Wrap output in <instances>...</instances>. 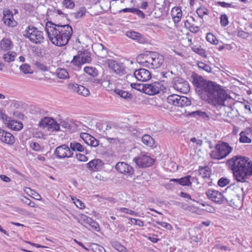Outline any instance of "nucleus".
Returning a JSON list of instances; mask_svg holds the SVG:
<instances>
[{"label": "nucleus", "instance_id": "60", "mask_svg": "<svg viewBox=\"0 0 252 252\" xmlns=\"http://www.w3.org/2000/svg\"><path fill=\"white\" fill-rule=\"evenodd\" d=\"M76 157L77 159L80 161L85 162L88 159V158L85 155L82 154H76Z\"/></svg>", "mask_w": 252, "mask_h": 252}, {"label": "nucleus", "instance_id": "24", "mask_svg": "<svg viewBox=\"0 0 252 252\" xmlns=\"http://www.w3.org/2000/svg\"><path fill=\"white\" fill-rule=\"evenodd\" d=\"M199 174L202 176L203 178L209 179L210 177L211 170L210 168L206 166L204 167H199Z\"/></svg>", "mask_w": 252, "mask_h": 252}, {"label": "nucleus", "instance_id": "43", "mask_svg": "<svg viewBox=\"0 0 252 252\" xmlns=\"http://www.w3.org/2000/svg\"><path fill=\"white\" fill-rule=\"evenodd\" d=\"M20 68L21 71H22L24 74L32 73V71H31V66L27 63L22 64L20 66Z\"/></svg>", "mask_w": 252, "mask_h": 252}, {"label": "nucleus", "instance_id": "58", "mask_svg": "<svg viewBox=\"0 0 252 252\" xmlns=\"http://www.w3.org/2000/svg\"><path fill=\"white\" fill-rule=\"evenodd\" d=\"M30 147L35 151H39L41 150L40 145L36 142H32L30 144Z\"/></svg>", "mask_w": 252, "mask_h": 252}, {"label": "nucleus", "instance_id": "35", "mask_svg": "<svg viewBox=\"0 0 252 252\" xmlns=\"http://www.w3.org/2000/svg\"><path fill=\"white\" fill-rule=\"evenodd\" d=\"M53 122L52 121L49 124L48 129L51 130L52 131H62L60 129V125L54 119H53Z\"/></svg>", "mask_w": 252, "mask_h": 252}, {"label": "nucleus", "instance_id": "50", "mask_svg": "<svg viewBox=\"0 0 252 252\" xmlns=\"http://www.w3.org/2000/svg\"><path fill=\"white\" fill-rule=\"evenodd\" d=\"M72 200H73V203L75 204L77 207L80 209H83L85 208L84 203L79 199H77V198L74 197L72 198Z\"/></svg>", "mask_w": 252, "mask_h": 252}, {"label": "nucleus", "instance_id": "12", "mask_svg": "<svg viewBox=\"0 0 252 252\" xmlns=\"http://www.w3.org/2000/svg\"><path fill=\"white\" fill-rule=\"evenodd\" d=\"M133 161L139 168H146L152 166L155 161L153 158L145 154H141L133 158Z\"/></svg>", "mask_w": 252, "mask_h": 252}, {"label": "nucleus", "instance_id": "53", "mask_svg": "<svg viewBox=\"0 0 252 252\" xmlns=\"http://www.w3.org/2000/svg\"><path fill=\"white\" fill-rule=\"evenodd\" d=\"M217 4L218 5H220L222 7H225V8H229V7L236 8L237 7V5H233L230 3H227L224 1H218L217 2Z\"/></svg>", "mask_w": 252, "mask_h": 252}, {"label": "nucleus", "instance_id": "57", "mask_svg": "<svg viewBox=\"0 0 252 252\" xmlns=\"http://www.w3.org/2000/svg\"><path fill=\"white\" fill-rule=\"evenodd\" d=\"M156 223L166 229L171 230L172 228L171 225L167 222L157 221Z\"/></svg>", "mask_w": 252, "mask_h": 252}, {"label": "nucleus", "instance_id": "6", "mask_svg": "<svg viewBox=\"0 0 252 252\" xmlns=\"http://www.w3.org/2000/svg\"><path fill=\"white\" fill-rule=\"evenodd\" d=\"M103 133L104 137L109 143H112V140H114V142H120L119 135L122 133V128L115 123L110 124L107 125Z\"/></svg>", "mask_w": 252, "mask_h": 252}, {"label": "nucleus", "instance_id": "49", "mask_svg": "<svg viewBox=\"0 0 252 252\" xmlns=\"http://www.w3.org/2000/svg\"><path fill=\"white\" fill-rule=\"evenodd\" d=\"M62 3L67 8L72 9L75 6V3L72 0H63Z\"/></svg>", "mask_w": 252, "mask_h": 252}, {"label": "nucleus", "instance_id": "7", "mask_svg": "<svg viewBox=\"0 0 252 252\" xmlns=\"http://www.w3.org/2000/svg\"><path fill=\"white\" fill-rule=\"evenodd\" d=\"M24 36L35 44H40L44 40L43 32L33 26H29L25 31Z\"/></svg>", "mask_w": 252, "mask_h": 252}, {"label": "nucleus", "instance_id": "48", "mask_svg": "<svg viewBox=\"0 0 252 252\" xmlns=\"http://www.w3.org/2000/svg\"><path fill=\"white\" fill-rule=\"evenodd\" d=\"M220 23L222 27H226L228 25V18L226 14H222L220 17Z\"/></svg>", "mask_w": 252, "mask_h": 252}, {"label": "nucleus", "instance_id": "54", "mask_svg": "<svg viewBox=\"0 0 252 252\" xmlns=\"http://www.w3.org/2000/svg\"><path fill=\"white\" fill-rule=\"evenodd\" d=\"M92 147H96L99 145V141L96 140L94 137L91 136V138L89 140V142L88 144Z\"/></svg>", "mask_w": 252, "mask_h": 252}, {"label": "nucleus", "instance_id": "37", "mask_svg": "<svg viewBox=\"0 0 252 252\" xmlns=\"http://www.w3.org/2000/svg\"><path fill=\"white\" fill-rule=\"evenodd\" d=\"M196 12L198 16L201 18H202L204 15H208L209 13L208 10L205 6H201L197 8Z\"/></svg>", "mask_w": 252, "mask_h": 252}, {"label": "nucleus", "instance_id": "39", "mask_svg": "<svg viewBox=\"0 0 252 252\" xmlns=\"http://www.w3.org/2000/svg\"><path fill=\"white\" fill-rule=\"evenodd\" d=\"M239 141L241 143H250L252 142V140L248 137L246 135V133L245 131H242L240 134Z\"/></svg>", "mask_w": 252, "mask_h": 252}, {"label": "nucleus", "instance_id": "18", "mask_svg": "<svg viewBox=\"0 0 252 252\" xmlns=\"http://www.w3.org/2000/svg\"><path fill=\"white\" fill-rule=\"evenodd\" d=\"M0 140L6 144L12 145L15 139L11 133L0 128Z\"/></svg>", "mask_w": 252, "mask_h": 252}, {"label": "nucleus", "instance_id": "56", "mask_svg": "<svg viewBox=\"0 0 252 252\" xmlns=\"http://www.w3.org/2000/svg\"><path fill=\"white\" fill-rule=\"evenodd\" d=\"M91 135L86 133H82L80 134L81 138L84 141L85 143H86L87 145L89 142L90 138H91Z\"/></svg>", "mask_w": 252, "mask_h": 252}, {"label": "nucleus", "instance_id": "3", "mask_svg": "<svg viewBox=\"0 0 252 252\" xmlns=\"http://www.w3.org/2000/svg\"><path fill=\"white\" fill-rule=\"evenodd\" d=\"M227 164L238 182L250 185L248 180L252 176V163L249 161V158L241 156H235L228 159Z\"/></svg>", "mask_w": 252, "mask_h": 252}, {"label": "nucleus", "instance_id": "19", "mask_svg": "<svg viewBox=\"0 0 252 252\" xmlns=\"http://www.w3.org/2000/svg\"><path fill=\"white\" fill-rule=\"evenodd\" d=\"M103 163L100 159H94L86 164L87 168L90 171H97L100 170L103 167Z\"/></svg>", "mask_w": 252, "mask_h": 252}, {"label": "nucleus", "instance_id": "13", "mask_svg": "<svg viewBox=\"0 0 252 252\" xmlns=\"http://www.w3.org/2000/svg\"><path fill=\"white\" fill-rule=\"evenodd\" d=\"M54 155L59 159L65 158H71L73 153L70 150L69 146L66 144H63L57 147L54 151Z\"/></svg>", "mask_w": 252, "mask_h": 252}, {"label": "nucleus", "instance_id": "40", "mask_svg": "<svg viewBox=\"0 0 252 252\" xmlns=\"http://www.w3.org/2000/svg\"><path fill=\"white\" fill-rule=\"evenodd\" d=\"M197 64L198 68L203 69L208 73L212 71V68L210 66L202 62H198Z\"/></svg>", "mask_w": 252, "mask_h": 252}, {"label": "nucleus", "instance_id": "59", "mask_svg": "<svg viewBox=\"0 0 252 252\" xmlns=\"http://www.w3.org/2000/svg\"><path fill=\"white\" fill-rule=\"evenodd\" d=\"M131 223L138 225L139 226H143L144 225V221L134 218H129Z\"/></svg>", "mask_w": 252, "mask_h": 252}, {"label": "nucleus", "instance_id": "51", "mask_svg": "<svg viewBox=\"0 0 252 252\" xmlns=\"http://www.w3.org/2000/svg\"><path fill=\"white\" fill-rule=\"evenodd\" d=\"M235 34H236L238 37H241L243 38H246L248 37V33L241 29H237L235 32Z\"/></svg>", "mask_w": 252, "mask_h": 252}, {"label": "nucleus", "instance_id": "9", "mask_svg": "<svg viewBox=\"0 0 252 252\" xmlns=\"http://www.w3.org/2000/svg\"><path fill=\"white\" fill-rule=\"evenodd\" d=\"M91 53L88 50L79 51L77 55L73 57L71 63L78 67L86 63H90L92 61Z\"/></svg>", "mask_w": 252, "mask_h": 252}, {"label": "nucleus", "instance_id": "2", "mask_svg": "<svg viewBox=\"0 0 252 252\" xmlns=\"http://www.w3.org/2000/svg\"><path fill=\"white\" fill-rule=\"evenodd\" d=\"M45 30L51 43L59 47L66 45L73 33L72 28L69 24H56L52 22L46 23Z\"/></svg>", "mask_w": 252, "mask_h": 252}, {"label": "nucleus", "instance_id": "5", "mask_svg": "<svg viewBox=\"0 0 252 252\" xmlns=\"http://www.w3.org/2000/svg\"><path fill=\"white\" fill-rule=\"evenodd\" d=\"M232 150V147L227 142H219L210 153V157L213 159H221L226 157Z\"/></svg>", "mask_w": 252, "mask_h": 252}, {"label": "nucleus", "instance_id": "27", "mask_svg": "<svg viewBox=\"0 0 252 252\" xmlns=\"http://www.w3.org/2000/svg\"><path fill=\"white\" fill-rule=\"evenodd\" d=\"M179 100L178 107H184L191 104V100L187 97L180 96Z\"/></svg>", "mask_w": 252, "mask_h": 252}, {"label": "nucleus", "instance_id": "42", "mask_svg": "<svg viewBox=\"0 0 252 252\" xmlns=\"http://www.w3.org/2000/svg\"><path fill=\"white\" fill-rule=\"evenodd\" d=\"M191 50L194 52L198 54V55H199L201 56H203L205 58L207 57L206 55H205V53H206L205 50L200 47L194 46L191 47Z\"/></svg>", "mask_w": 252, "mask_h": 252}, {"label": "nucleus", "instance_id": "45", "mask_svg": "<svg viewBox=\"0 0 252 252\" xmlns=\"http://www.w3.org/2000/svg\"><path fill=\"white\" fill-rule=\"evenodd\" d=\"M189 115L191 117H195L198 116L199 117H201L203 118H206L208 117L206 113L205 112H202L199 110L193 111L189 114Z\"/></svg>", "mask_w": 252, "mask_h": 252}, {"label": "nucleus", "instance_id": "61", "mask_svg": "<svg viewBox=\"0 0 252 252\" xmlns=\"http://www.w3.org/2000/svg\"><path fill=\"white\" fill-rule=\"evenodd\" d=\"M34 65L38 69L41 70V71H46L47 70L46 66L44 64H43L40 62H36L34 63Z\"/></svg>", "mask_w": 252, "mask_h": 252}, {"label": "nucleus", "instance_id": "4", "mask_svg": "<svg viewBox=\"0 0 252 252\" xmlns=\"http://www.w3.org/2000/svg\"><path fill=\"white\" fill-rule=\"evenodd\" d=\"M139 59H147L145 62L142 63V65L156 69L160 67L163 64L164 59L162 55L157 52L147 51L146 53L140 54Z\"/></svg>", "mask_w": 252, "mask_h": 252}, {"label": "nucleus", "instance_id": "20", "mask_svg": "<svg viewBox=\"0 0 252 252\" xmlns=\"http://www.w3.org/2000/svg\"><path fill=\"white\" fill-rule=\"evenodd\" d=\"M69 88L74 92H77L79 94L84 96H88L90 94V91L88 89L82 85L76 84H69Z\"/></svg>", "mask_w": 252, "mask_h": 252}, {"label": "nucleus", "instance_id": "33", "mask_svg": "<svg viewBox=\"0 0 252 252\" xmlns=\"http://www.w3.org/2000/svg\"><path fill=\"white\" fill-rule=\"evenodd\" d=\"M190 178L191 176L190 175H187L180 178L179 185L183 186H190L191 185Z\"/></svg>", "mask_w": 252, "mask_h": 252}, {"label": "nucleus", "instance_id": "16", "mask_svg": "<svg viewBox=\"0 0 252 252\" xmlns=\"http://www.w3.org/2000/svg\"><path fill=\"white\" fill-rule=\"evenodd\" d=\"M134 75L139 81L145 82L151 78V73L145 68H140L135 71Z\"/></svg>", "mask_w": 252, "mask_h": 252}, {"label": "nucleus", "instance_id": "17", "mask_svg": "<svg viewBox=\"0 0 252 252\" xmlns=\"http://www.w3.org/2000/svg\"><path fill=\"white\" fill-rule=\"evenodd\" d=\"M3 21L6 25L10 27H15L17 25V22L14 19L13 14L10 10L3 11Z\"/></svg>", "mask_w": 252, "mask_h": 252}, {"label": "nucleus", "instance_id": "1", "mask_svg": "<svg viewBox=\"0 0 252 252\" xmlns=\"http://www.w3.org/2000/svg\"><path fill=\"white\" fill-rule=\"evenodd\" d=\"M191 78L196 93L200 98L216 107L224 105L228 95L220 85L204 79L196 74H192Z\"/></svg>", "mask_w": 252, "mask_h": 252}, {"label": "nucleus", "instance_id": "31", "mask_svg": "<svg viewBox=\"0 0 252 252\" xmlns=\"http://www.w3.org/2000/svg\"><path fill=\"white\" fill-rule=\"evenodd\" d=\"M111 245L119 252H126V248L116 241H111Z\"/></svg>", "mask_w": 252, "mask_h": 252}, {"label": "nucleus", "instance_id": "47", "mask_svg": "<svg viewBox=\"0 0 252 252\" xmlns=\"http://www.w3.org/2000/svg\"><path fill=\"white\" fill-rule=\"evenodd\" d=\"M92 250L94 252H105L104 248L98 244H93L91 246Z\"/></svg>", "mask_w": 252, "mask_h": 252}, {"label": "nucleus", "instance_id": "11", "mask_svg": "<svg viewBox=\"0 0 252 252\" xmlns=\"http://www.w3.org/2000/svg\"><path fill=\"white\" fill-rule=\"evenodd\" d=\"M109 68L113 71L114 73L120 76L126 74V69L124 63H119L116 61L111 59H108L105 62Z\"/></svg>", "mask_w": 252, "mask_h": 252}, {"label": "nucleus", "instance_id": "44", "mask_svg": "<svg viewBox=\"0 0 252 252\" xmlns=\"http://www.w3.org/2000/svg\"><path fill=\"white\" fill-rule=\"evenodd\" d=\"M15 53H7L3 55V59L5 62L10 63L14 61Z\"/></svg>", "mask_w": 252, "mask_h": 252}, {"label": "nucleus", "instance_id": "34", "mask_svg": "<svg viewBox=\"0 0 252 252\" xmlns=\"http://www.w3.org/2000/svg\"><path fill=\"white\" fill-rule=\"evenodd\" d=\"M51 121L52 122H53L52 118L45 117L39 122V126L43 128L47 127L48 129Z\"/></svg>", "mask_w": 252, "mask_h": 252}, {"label": "nucleus", "instance_id": "64", "mask_svg": "<svg viewBox=\"0 0 252 252\" xmlns=\"http://www.w3.org/2000/svg\"><path fill=\"white\" fill-rule=\"evenodd\" d=\"M90 225L95 231H98L99 230V227L98 224L95 221L93 222L90 224Z\"/></svg>", "mask_w": 252, "mask_h": 252}, {"label": "nucleus", "instance_id": "28", "mask_svg": "<svg viewBox=\"0 0 252 252\" xmlns=\"http://www.w3.org/2000/svg\"><path fill=\"white\" fill-rule=\"evenodd\" d=\"M114 92L120 96L121 97L125 99H131L132 98V94L126 91L120 90L119 89H116L114 90Z\"/></svg>", "mask_w": 252, "mask_h": 252}, {"label": "nucleus", "instance_id": "32", "mask_svg": "<svg viewBox=\"0 0 252 252\" xmlns=\"http://www.w3.org/2000/svg\"><path fill=\"white\" fill-rule=\"evenodd\" d=\"M130 86L133 89L146 94V84L134 83H131Z\"/></svg>", "mask_w": 252, "mask_h": 252}, {"label": "nucleus", "instance_id": "14", "mask_svg": "<svg viewBox=\"0 0 252 252\" xmlns=\"http://www.w3.org/2000/svg\"><path fill=\"white\" fill-rule=\"evenodd\" d=\"M161 82V81L155 82L151 84H146V94L153 95L163 91L165 88Z\"/></svg>", "mask_w": 252, "mask_h": 252}, {"label": "nucleus", "instance_id": "41", "mask_svg": "<svg viewBox=\"0 0 252 252\" xmlns=\"http://www.w3.org/2000/svg\"><path fill=\"white\" fill-rule=\"evenodd\" d=\"M86 12V9L85 7H81L78 10L73 13L74 17L78 19L83 17Z\"/></svg>", "mask_w": 252, "mask_h": 252}, {"label": "nucleus", "instance_id": "10", "mask_svg": "<svg viewBox=\"0 0 252 252\" xmlns=\"http://www.w3.org/2000/svg\"><path fill=\"white\" fill-rule=\"evenodd\" d=\"M171 83L172 87L175 90L183 94H187L190 90L188 82L184 78L179 76L173 78Z\"/></svg>", "mask_w": 252, "mask_h": 252}, {"label": "nucleus", "instance_id": "46", "mask_svg": "<svg viewBox=\"0 0 252 252\" xmlns=\"http://www.w3.org/2000/svg\"><path fill=\"white\" fill-rule=\"evenodd\" d=\"M230 181L228 179L224 177H222L219 180L218 184L220 187H224L225 186L228 185L230 183Z\"/></svg>", "mask_w": 252, "mask_h": 252}, {"label": "nucleus", "instance_id": "38", "mask_svg": "<svg viewBox=\"0 0 252 252\" xmlns=\"http://www.w3.org/2000/svg\"><path fill=\"white\" fill-rule=\"evenodd\" d=\"M206 38L207 41L214 45H217L219 43L218 40L212 33H207Z\"/></svg>", "mask_w": 252, "mask_h": 252}, {"label": "nucleus", "instance_id": "23", "mask_svg": "<svg viewBox=\"0 0 252 252\" xmlns=\"http://www.w3.org/2000/svg\"><path fill=\"white\" fill-rule=\"evenodd\" d=\"M180 97V95L175 94L170 95L167 97L166 99L167 102L169 104L178 107V103L179 100V99Z\"/></svg>", "mask_w": 252, "mask_h": 252}, {"label": "nucleus", "instance_id": "62", "mask_svg": "<svg viewBox=\"0 0 252 252\" xmlns=\"http://www.w3.org/2000/svg\"><path fill=\"white\" fill-rule=\"evenodd\" d=\"M136 8L132 7V8H125L123 9L120 10L119 12H131L132 13H134L135 11V9Z\"/></svg>", "mask_w": 252, "mask_h": 252}, {"label": "nucleus", "instance_id": "25", "mask_svg": "<svg viewBox=\"0 0 252 252\" xmlns=\"http://www.w3.org/2000/svg\"><path fill=\"white\" fill-rule=\"evenodd\" d=\"M142 141L145 145L150 147H153L155 143L154 138L148 134H145L142 136Z\"/></svg>", "mask_w": 252, "mask_h": 252}, {"label": "nucleus", "instance_id": "52", "mask_svg": "<svg viewBox=\"0 0 252 252\" xmlns=\"http://www.w3.org/2000/svg\"><path fill=\"white\" fill-rule=\"evenodd\" d=\"M119 211L121 212H123V213H125L126 214H130V215H134L135 216H138V213L132 211V210H131L128 208H120L119 209Z\"/></svg>", "mask_w": 252, "mask_h": 252}, {"label": "nucleus", "instance_id": "30", "mask_svg": "<svg viewBox=\"0 0 252 252\" xmlns=\"http://www.w3.org/2000/svg\"><path fill=\"white\" fill-rule=\"evenodd\" d=\"M58 77L62 79H65L69 77V74L67 70L64 68H59L57 69Z\"/></svg>", "mask_w": 252, "mask_h": 252}, {"label": "nucleus", "instance_id": "26", "mask_svg": "<svg viewBox=\"0 0 252 252\" xmlns=\"http://www.w3.org/2000/svg\"><path fill=\"white\" fill-rule=\"evenodd\" d=\"M84 72L86 73L88 75L95 77L98 75V72L96 68L93 66H86L84 68Z\"/></svg>", "mask_w": 252, "mask_h": 252}, {"label": "nucleus", "instance_id": "21", "mask_svg": "<svg viewBox=\"0 0 252 252\" xmlns=\"http://www.w3.org/2000/svg\"><path fill=\"white\" fill-rule=\"evenodd\" d=\"M126 35L128 37L137 41L140 43H144L146 42V39L140 33L134 31H128Z\"/></svg>", "mask_w": 252, "mask_h": 252}, {"label": "nucleus", "instance_id": "63", "mask_svg": "<svg viewBox=\"0 0 252 252\" xmlns=\"http://www.w3.org/2000/svg\"><path fill=\"white\" fill-rule=\"evenodd\" d=\"M160 74L163 78H167L168 77H171V76L173 75V72L172 71H168L167 72L163 71L160 73Z\"/></svg>", "mask_w": 252, "mask_h": 252}, {"label": "nucleus", "instance_id": "15", "mask_svg": "<svg viewBox=\"0 0 252 252\" xmlns=\"http://www.w3.org/2000/svg\"><path fill=\"white\" fill-rule=\"evenodd\" d=\"M116 169L119 172L131 176L134 174V170L133 168L124 162H119L115 166Z\"/></svg>", "mask_w": 252, "mask_h": 252}, {"label": "nucleus", "instance_id": "36", "mask_svg": "<svg viewBox=\"0 0 252 252\" xmlns=\"http://www.w3.org/2000/svg\"><path fill=\"white\" fill-rule=\"evenodd\" d=\"M12 42L9 38H3L0 41L1 47L4 49H9L11 48Z\"/></svg>", "mask_w": 252, "mask_h": 252}, {"label": "nucleus", "instance_id": "29", "mask_svg": "<svg viewBox=\"0 0 252 252\" xmlns=\"http://www.w3.org/2000/svg\"><path fill=\"white\" fill-rule=\"evenodd\" d=\"M8 127L10 128L12 130L16 131H19L21 130L23 126L21 122H17L15 121H11V122L8 125Z\"/></svg>", "mask_w": 252, "mask_h": 252}, {"label": "nucleus", "instance_id": "22", "mask_svg": "<svg viewBox=\"0 0 252 252\" xmlns=\"http://www.w3.org/2000/svg\"><path fill=\"white\" fill-rule=\"evenodd\" d=\"M70 150L72 151H77L79 152H84L85 154H88L89 151L82 145L80 143L72 141L69 143Z\"/></svg>", "mask_w": 252, "mask_h": 252}, {"label": "nucleus", "instance_id": "8", "mask_svg": "<svg viewBox=\"0 0 252 252\" xmlns=\"http://www.w3.org/2000/svg\"><path fill=\"white\" fill-rule=\"evenodd\" d=\"M206 194L210 199L216 203L221 204L226 202L231 206L234 205V199L229 197H224L221 192L218 190L209 189L207 190Z\"/></svg>", "mask_w": 252, "mask_h": 252}, {"label": "nucleus", "instance_id": "55", "mask_svg": "<svg viewBox=\"0 0 252 252\" xmlns=\"http://www.w3.org/2000/svg\"><path fill=\"white\" fill-rule=\"evenodd\" d=\"M175 11L176 12V15L175 16L181 18L182 16V12L181 8L178 7H174L172 10V16L174 15V12Z\"/></svg>", "mask_w": 252, "mask_h": 252}]
</instances>
